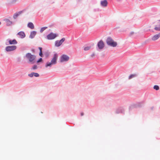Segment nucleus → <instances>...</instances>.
Segmentation results:
<instances>
[{
  "instance_id": "26",
  "label": "nucleus",
  "mask_w": 160,
  "mask_h": 160,
  "mask_svg": "<svg viewBox=\"0 0 160 160\" xmlns=\"http://www.w3.org/2000/svg\"><path fill=\"white\" fill-rule=\"evenodd\" d=\"M39 49L40 50V52H42V48H41V47H39Z\"/></svg>"
},
{
  "instance_id": "19",
  "label": "nucleus",
  "mask_w": 160,
  "mask_h": 160,
  "mask_svg": "<svg viewBox=\"0 0 160 160\" xmlns=\"http://www.w3.org/2000/svg\"><path fill=\"white\" fill-rule=\"evenodd\" d=\"M48 28V27H44L42 28L40 30L41 32H42L44 30Z\"/></svg>"
},
{
  "instance_id": "17",
  "label": "nucleus",
  "mask_w": 160,
  "mask_h": 160,
  "mask_svg": "<svg viewBox=\"0 0 160 160\" xmlns=\"http://www.w3.org/2000/svg\"><path fill=\"white\" fill-rule=\"evenodd\" d=\"M22 12V11H20L18 12V13H15L13 16V18L14 19L16 18L20 14H21Z\"/></svg>"
},
{
  "instance_id": "4",
  "label": "nucleus",
  "mask_w": 160,
  "mask_h": 160,
  "mask_svg": "<svg viewBox=\"0 0 160 160\" xmlns=\"http://www.w3.org/2000/svg\"><path fill=\"white\" fill-rule=\"evenodd\" d=\"M57 35L56 34L50 33L47 36V38L48 40H52L55 38Z\"/></svg>"
},
{
  "instance_id": "23",
  "label": "nucleus",
  "mask_w": 160,
  "mask_h": 160,
  "mask_svg": "<svg viewBox=\"0 0 160 160\" xmlns=\"http://www.w3.org/2000/svg\"><path fill=\"white\" fill-rule=\"evenodd\" d=\"M37 68V65H34L32 68V69L34 70L36 69Z\"/></svg>"
},
{
  "instance_id": "10",
  "label": "nucleus",
  "mask_w": 160,
  "mask_h": 160,
  "mask_svg": "<svg viewBox=\"0 0 160 160\" xmlns=\"http://www.w3.org/2000/svg\"><path fill=\"white\" fill-rule=\"evenodd\" d=\"M4 21H5L7 26H10L12 24V22L8 19H5Z\"/></svg>"
},
{
  "instance_id": "14",
  "label": "nucleus",
  "mask_w": 160,
  "mask_h": 160,
  "mask_svg": "<svg viewBox=\"0 0 160 160\" xmlns=\"http://www.w3.org/2000/svg\"><path fill=\"white\" fill-rule=\"evenodd\" d=\"M36 34V32L35 31H32L30 33L29 36L30 38H33Z\"/></svg>"
},
{
  "instance_id": "15",
  "label": "nucleus",
  "mask_w": 160,
  "mask_h": 160,
  "mask_svg": "<svg viewBox=\"0 0 160 160\" xmlns=\"http://www.w3.org/2000/svg\"><path fill=\"white\" fill-rule=\"evenodd\" d=\"M8 42L10 44H16L17 43V42L15 39L9 40Z\"/></svg>"
},
{
  "instance_id": "13",
  "label": "nucleus",
  "mask_w": 160,
  "mask_h": 160,
  "mask_svg": "<svg viewBox=\"0 0 160 160\" xmlns=\"http://www.w3.org/2000/svg\"><path fill=\"white\" fill-rule=\"evenodd\" d=\"M18 35H19L21 38H24L25 37V33L23 32H20L18 33Z\"/></svg>"
},
{
  "instance_id": "8",
  "label": "nucleus",
  "mask_w": 160,
  "mask_h": 160,
  "mask_svg": "<svg viewBox=\"0 0 160 160\" xmlns=\"http://www.w3.org/2000/svg\"><path fill=\"white\" fill-rule=\"evenodd\" d=\"M97 45L100 49H102L104 47V44L102 40H100L98 42Z\"/></svg>"
},
{
  "instance_id": "28",
  "label": "nucleus",
  "mask_w": 160,
  "mask_h": 160,
  "mask_svg": "<svg viewBox=\"0 0 160 160\" xmlns=\"http://www.w3.org/2000/svg\"><path fill=\"white\" fill-rule=\"evenodd\" d=\"M94 54H93L92 55V56H94Z\"/></svg>"
},
{
  "instance_id": "21",
  "label": "nucleus",
  "mask_w": 160,
  "mask_h": 160,
  "mask_svg": "<svg viewBox=\"0 0 160 160\" xmlns=\"http://www.w3.org/2000/svg\"><path fill=\"white\" fill-rule=\"evenodd\" d=\"M136 76V74H132V75H131L129 76V79H131L132 78L135 77Z\"/></svg>"
},
{
  "instance_id": "25",
  "label": "nucleus",
  "mask_w": 160,
  "mask_h": 160,
  "mask_svg": "<svg viewBox=\"0 0 160 160\" xmlns=\"http://www.w3.org/2000/svg\"><path fill=\"white\" fill-rule=\"evenodd\" d=\"M39 55L41 57H42L43 56V55H42V52H39Z\"/></svg>"
},
{
  "instance_id": "9",
  "label": "nucleus",
  "mask_w": 160,
  "mask_h": 160,
  "mask_svg": "<svg viewBox=\"0 0 160 160\" xmlns=\"http://www.w3.org/2000/svg\"><path fill=\"white\" fill-rule=\"evenodd\" d=\"M160 37V33L154 36L152 38V39L153 41H155V40H156L157 39H158Z\"/></svg>"
},
{
  "instance_id": "5",
  "label": "nucleus",
  "mask_w": 160,
  "mask_h": 160,
  "mask_svg": "<svg viewBox=\"0 0 160 160\" xmlns=\"http://www.w3.org/2000/svg\"><path fill=\"white\" fill-rule=\"evenodd\" d=\"M69 57L66 55H62L60 58V62H63L68 61L69 59Z\"/></svg>"
},
{
  "instance_id": "1",
  "label": "nucleus",
  "mask_w": 160,
  "mask_h": 160,
  "mask_svg": "<svg viewBox=\"0 0 160 160\" xmlns=\"http://www.w3.org/2000/svg\"><path fill=\"white\" fill-rule=\"evenodd\" d=\"M58 56L57 53H55L54 54L53 57L52 58L50 62H47L46 65V67H51L52 65L55 64L57 63V60L58 58Z\"/></svg>"
},
{
  "instance_id": "16",
  "label": "nucleus",
  "mask_w": 160,
  "mask_h": 160,
  "mask_svg": "<svg viewBox=\"0 0 160 160\" xmlns=\"http://www.w3.org/2000/svg\"><path fill=\"white\" fill-rule=\"evenodd\" d=\"M154 29L156 31H160V21L158 22Z\"/></svg>"
},
{
  "instance_id": "24",
  "label": "nucleus",
  "mask_w": 160,
  "mask_h": 160,
  "mask_svg": "<svg viewBox=\"0 0 160 160\" xmlns=\"http://www.w3.org/2000/svg\"><path fill=\"white\" fill-rule=\"evenodd\" d=\"M42 60V59L41 58H40L37 61V62H41Z\"/></svg>"
},
{
  "instance_id": "6",
  "label": "nucleus",
  "mask_w": 160,
  "mask_h": 160,
  "mask_svg": "<svg viewBox=\"0 0 160 160\" xmlns=\"http://www.w3.org/2000/svg\"><path fill=\"white\" fill-rule=\"evenodd\" d=\"M65 40V38H63L60 41L57 40L55 42V46L57 47L60 46Z\"/></svg>"
},
{
  "instance_id": "22",
  "label": "nucleus",
  "mask_w": 160,
  "mask_h": 160,
  "mask_svg": "<svg viewBox=\"0 0 160 160\" xmlns=\"http://www.w3.org/2000/svg\"><path fill=\"white\" fill-rule=\"evenodd\" d=\"M90 48V47H87L84 48V50L85 51H88V50H89Z\"/></svg>"
},
{
  "instance_id": "2",
  "label": "nucleus",
  "mask_w": 160,
  "mask_h": 160,
  "mask_svg": "<svg viewBox=\"0 0 160 160\" xmlns=\"http://www.w3.org/2000/svg\"><path fill=\"white\" fill-rule=\"evenodd\" d=\"M26 57L31 64H33L35 62L36 56L32 55L31 53H28L26 54Z\"/></svg>"
},
{
  "instance_id": "3",
  "label": "nucleus",
  "mask_w": 160,
  "mask_h": 160,
  "mask_svg": "<svg viewBox=\"0 0 160 160\" xmlns=\"http://www.w3.org/2000/svg\"><path fill=\"white\" fill-rule=\"evenodd\" d=\"M106 42L108 45L112 47H116L117 45V42H115L110 37L107 38Z\"/></svg>"
},
{
  "instance_id": "7",
  "label": "nucleus",
  "mask_w": 160,
  "mask_h": 160,
  "mask_svg": "<svg viewBox=\"0 0 160 160\" xmlns=\"http://www.w3.org/2000/svg\"><path fill=\"white\" fill-rule=\"evenodd\" d=\"M17 47L16 46H9L6 48L5 49L8 52L11 51L15 50Z\"/></svg>"
},
{
  "instance_id": "18",
  "label": "nucleus",
  "mask_w": 160,
  "mask_h": 160,
  "mask_svg": "<svg viewBox=\"0 0 160 160\" xmlns=\"http://www.w3.org/2000/svg\"><path fill=\"white\" fill-rule=\"evenodd\" d=\"M28 27L32 29H33L34 28V26L32 22H29L28 24Z\"/></svg>"
},
{
  "instance_id": "20",
  "label": "nucleus",
  "mask_w": 160,
  "mask_h": 160,
  "mask_svg": "<svg viewBox=\"0 0 160 160\" xmlns=\"http://www.w3.org/2000/svg\"><path fill=\"white\" fill-rule=\"evenodd\" d=\"M153 88L154 89L156 90H158L159 89V87L157 85H155L154 86Z\"/></svg>"
},
{
  "instance_id": "27",
  "label": "nucleus",
  "mask_w": 160,
  "mask_h": 160,
  "mask_svg": "<svg viewBox=\"0 0 160 160\" xmlns=\"http://www.w3.org/2000/svg\"><path fill=\"white\" fill-rule=\"evenodd\" d=\"M83 114H84V113H83V112H82V113H81V115L82 116H83Z\"/></svg>"
},
{
  "instance_id": "12",
  "label": "nucleus",
  "mask_w": 160,
  "mask_h": 160,
  "mask_svg": "<svg viewBox=\"0 0 160 160\" xmlns=\"http://www.w3.org/2000/svg\"><path fill=\"white\" fill-rule=\"evenodd\" d=\"M101 4L103 7H106L108 4V2L106 0H104L101 2Z\"/></svg>"
},
{
  "instance_id": "11",
  "label": "nucleus",
  "mask_w": 160,
  "mask_h": 160,
  "mask_svg": "<svg viewBox=\"0 0 160 160\" xmlns=\"http://www.w3.org/2000/svg\"><path fill=\"white\" fill-rule=\"evenodd\" d=\"M28 76L30 77H32L33 76H34L35 77H38L39 76V75L38 73L32 72L29 74Z\"/></svg>"
}]
</instances>
